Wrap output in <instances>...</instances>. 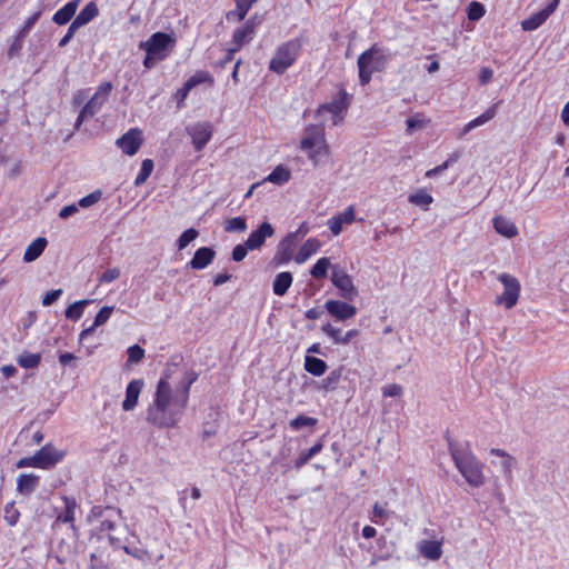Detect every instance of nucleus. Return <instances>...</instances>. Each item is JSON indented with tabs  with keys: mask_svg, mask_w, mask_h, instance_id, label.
Masks as SVG:
<instances>
[{
	"mask_svg": "<svg viewBox=\"0 0 569 569\" xmlns=\"http://www.w3.org/2000/svg\"><path fill=\"white\" fill-rule=\"evenodd\" d=\"M199 236V232L193 229H187L181 233V236L177 240V247L179 250H183L191 241H193Z\"/></svg>",
	"mask_w": 569,
	"mask_h": 569,
	"instance_id": "44",
	"label": "nucleus"
},
{
	"mask_svg": "<svg viewBox=\"0 0 569 569\" xmlns=\"http://www.w3.org/2000/svg\"><path fill=\"white\" fill-rule=\"evenodd\" d=\"M79 6V0L69 1L61 9H59L52 17V20L58 26H63L68 23L71 18L74 16Z\"/></svg>",
	"mask_w": 569,
	"mask_h": 569,
	"instance_id": "26",
	"label": "nucleus"
},
{
	"mask_svg": "<svg viewBox=\"0 0 569 569\" xmlns=\"http://www.w3.org/2000/svg\"><path fill=\"white\" fill-rule=\"evenodd\" d=\"M392 511L388 509V502H376L372 507L371 521L375 523H381L391 517Z\"/></svg>",
	"mask_w": 569,
	"mask_h": 569,
	"instance_id": "35",
	"label": "nucleus"
},
{
	"mask_svg": "<svg viewBox=\"0 0 569 569\" xmlns=\"http://www.w3.org/2000/svg\"><path fill=\"white\" fill-rule=\"evenodd\" d=\"M321 329L328 337H330L335 341V343L342 345V335L340 329L335 328L330 323L323 325Z\"/></svg>",
	"mask_w": 569,
	"mask_h": 569,
	"instance_id": "50",
	"label": "nucleus"
},
{
	"mask_svg": "<svg viewBox=\"0 0 569 569\" xmlns=\"http://www.w3.org/2000/svg\"><path fill=\"white\" fill-rule=\"evenodd\" d=\"M119 277H120V269L119 268H111V269L106 270L99 277V282L110 283V282L117 280Z\"/></svg>",
	"mask_w": 569,
	"mask_h": 569,
	"instance_id": "53",
	"label": "nucleus"
},
{
	"mask_svg": "<svg viewBox=\"0 0 569 569\" xmlns=\"http://www.w3.org/2000/svg\"><path fill=\"white\" fill-rule=\"evenodd\" d=\"M432 201V196L425 190H419L416 193L409 196L410 203L422 207L423 209H428Z\"/></svg>",
	"mask_w": 569,
	"mask_h": 569,
	"instance_id": "38",
	"label": "nucleus"
},
{
	"mask_svg": "<svg viewBox=\"0 0 569 569\" xmlns=\"http://www.w3.org/2000/svg\"><path fill=\"white\" fill-rule=\"evenodd\" d=\"M80 29L79 27H77L73 22H71V24L69 26L68 28V31L67 33L63 36V38L59 41V47H64L67 46L71 39L73 38L76 31Z\"/></svg>",
	"mask_w": 569,
	"mask_h": 569,
	"instance_id": "60",
	"label": "nucleus"
},
{
	"mask_svg": "<svg viewBox=\"0 0 569 569\" xmlns=\"http://www.w3.org/2000/svg\"><path fill=\"white\" fill-rule=\"evenodd\" d=\"M22 44H23V38H21L20 36L17 34L16 39L13 40V42L11 43V46L8 50V56L10 58H12L16 54H18V52L22 49Z\"/></svg>",
	"mask_w": 569,
	"mask_h": 569,
	"instance_id": "61",
	"label": "nucleus"
},
{
	"mask_svg": "<svg viewBox=\"0 0 569 569\" xmlns=\"http://www.w3.org/2000/svg\"><path fill=\"white\" fill-rule=\"evenodd\" d=\"M300 149L308 152L309 160L318 166L321 158L329 153V147L325 138V128L321 124H310L305 129L300 141Z\"/></svg>",
	"mask_w": 569,
	"mask_h": 569,
	"instance_id": "4",
	"label": "nucleus"
},
{
	"mask_svg": "<svg viewBox=\"0 0 569 569\" xmlns=\"http://www.w3.org/2000/svg\"><path fill=\"white\" fill-rule=\"evenodd\" d=\"M331 281L335 287L340 290L341 297L345 299H353L358 291L353 284L351 277L345 271V269L333 266L331 272Z\"/></svg>",
	"mask_w": 569,
	"mask_h": 569,
	"instance_id": "12",
	"label": "nucleus"
},
{
	"mask_svg": "<svg viewBox=\"0 0 569 569\" xmlns=\"http://www.w3.org/2000/svg\"><path fill=\"white\" fill-rule=\"evenodd\" d=\"M490 455L496 457V459L491 460V465L498 468L503 478L510 482L513 478V470L518 466L517 459L507 451L498 448L490 449Z\"/></svg>",
	"mask_w": 569,
	"mask_h": 569,
	"instance_id": "11",
	"label": "nucleus"
},
{
	"mask_svg": "<svg viewBox=\"0 0 569 569\" xmlns=\"http://www.w3.org/2000/svg\"><path fill=\"white\" fill-rule=\"evenodd\" d=\"M102 197V192L100 190H96L91 193H89L88 196L81 198L79 200V207H82V208H89L93 204H96Z\"/></svg>",
	"mask_w": 569,
	"mask_h": 569,
	"instance_id": "48",
	"label": "nucleus"
},
{
	"mask_svg": "<svg viewBox=\"0 0 569 569\" xmlns=\"http://www.w3.org/2000/svg\"><path fill=\"white\" fill-rule=\"evenodd\" d=\"M153 170V161L151 159H144L141 163V169L136 177L134 184L140 186L144 183L148 178L150 177L151 172Z\"/></svg>",
	"mask_w": 569,
	"mask_h": 569,
	"instance_id": "43",
	"label": "nucleus"
},
{
	"mask_svg": "<svg viewBox=\"0 0 569 569\" xmlns=\"http://www.w3.org/2000/svg\"><path fill=\"white\" fill-rule=\"evenodd\" d=\"M142 131L138 128H132L121 136L116 144L128 156H133L138 152L142 144Z\"/></svg>",
	"mask_w": 569,
	"mask_h": 569,
	"instance_id": "13",
	"label": "nucleus"
},
{
	"mask_svg": "<svg viewBox=\"0 0 569 569\" xmlns=\"http://www.w3.org/2000/svg\"><path fill=\"white\" fill-rule=\"evenodd\" d=\"M337 217L343 224H350L356 219L355 208L350 206L343 212L337 214Z\"/></svg>",
	"mask_w": 569,
	"mask_h": 569,
	"instance_id": "56",
	"label": "nucleus"
},
{
	"mask_svg": "<svg viewBox=\"0 0 569 569\" xmlns=\"http://www.w3.org/2000/svg\"><path fill=\"white\" fill-rule=\"evenodd\" d=\"M39 483V477L33 473L20 475L17 479V490L23 496L32 493Z\"/></svg>",
	"mask_w": 569,
	"mask_h": 569,
	"instance_id": "24",
	"label": "nucleus"
},
{
	"mask_svg": "<svg viewBox=\"0 0 569 569\" xmlns=\"http://www.w3.org/2000/svg\"><path fill=\"white\" fill-rule=\"evenodd\" d=\"M327 368V363L319 358L307 356L305 359L306 371L316 377L322 376L326 372Z\"/></svg>",
	"mask_w": 569,
	"mask_h": 569,
	"instance_id": "31",
	"label": "nucleus"
},
{
	"mask_svg": "<svg viewBox=\"0 0 569 569\" xmlns=\"http://www.w3.org/2000/svg\"><path fill=\"white\" fill-rule=\"evenodd\" d=\"M18 468H27V467H32V468H40V465H39V461H38V457H37V453H34L32 457H24V458H21L17 465H16Z\"/></svg>",
	"mask_w": 569,
	"mask_h": 569,
	"instance_id": "57",
	"label": "nucleus"
},
{
	"mask_svg": "<svg viewBox=\"0 0 569 569\" xmlns=\"http://www.w3.org/2000/svg\"><path fill=\"white\" fill-rule=\"evenodd\" d=\"M204 82H209V83H212L213 82V78L211 77V74L207 71H198L196 72L192 77H190L187 82H186V89L187 90H191L193 89L194 87H197L198 84L200 83H204Z\"/></svg>",
	"mask_w": 569,
	"mask_h": 569,
	"instance_id": "41",
	"label": "nucleus"
},
{
	"mask_svg": "<svg viewBox=\"0 0 569 569\" xmlns=\"http://www.w3.org/2000/svg\"><path fill=\"white\" fill-rule=\"evenodd\" d=\"M186 132L197 151H201L210 141L213 133V126L209 121L197 122L187 126Z\"/></svg>",
	"mask_w": 569,
	"mask_h": 569,
	"instance_id": "10",
	"label": "nucleus"
},
{
	"mask_svg": "<svg viewBox=\"0 0 569 569\" xmlns=\"http://www.w3.org/2000/svg\"><path fill=\"white\" fill-rule=\"evenodd\" d=\"M325 307L332 317L340 321L351 319L357 313L355 306L340 300H328Z\"/></svg>",
	"mask_w": 569,
	"mask_h": 569,
	"instance_id": "15",
	"label": "nucleus"
},
{
	"mask_svg": "<svg viewBox=\"0 0 569 569\" xmlns=\"http://www.w3.org/2000/svg\"><path fill=\"white\" fill-rule=\"evenodd\" d=\"M257 26L258 22L253 18H250L241 27L237 28L232 34L234 48L239 50L242 46L249 43L253 39Z\"/></svg>",
	"mask_w": 569,
	"mask_h": 569,
	"instance_id": "17",
	"label": "nucleus"
},
{
	"mask_svg": "<svg viewBox=\"0 0 569 569\" xmlns=\"http://www.w3.org/2000/svg\"><path fill=\"white\" fill-rule=\"evenodd\" d=\"M74 553L76 547L72 543H67L64 540H61L60 543L58 545L56 558L60 563H64Z\"/></svg>",
	"mask_w": 569,
	"mask_h": 569,
	"instance_id": "37",
	"label": "nucleus"
},
{
	"mask_svg": "<svg viewBox=\"0 0 569 569\" xmlns=\"http://www.w3.org/2000/svg\"><path fill=\"white\" fill-rule=\"evenodd\" d=\"M223 228L227 232H243L247 230V222L242 217H234L227 219L223 222Z\"/></svg>",
	"mask_w": 569,
	"mask_h": 569,
	"instance_id": "40",
	"label": "nucleus"
},
{
	"mask_svg": "<svg viewBox=\"0 0 569 569\" xmlns=\"http://www.w3.org/2000/svg\"><path fill=\"white\" fill-rule=\"evenodd\" d=\"M99 14V8L94 1H90L84 8L76 16L73 23L81 28L92 21Z\"/></svg>",
	"mask_w": 569,
	"mask_h": 569,
	"instance_id": "23",
	"label": "nucleus"
},
{
	"mask_svg": "<svg viewBox=\"0 0 569 569\" xmlns=\"http://www.w3.org/2000/svg\"><path fill=\"white\" fill-rule=\"evenodd\" d=\"M273 234V227L271 223L264 221L258 227V229L253 230L249 234L246 242L250 250H259L263 246L266 239L271 238Z\"/></svg>",
	"mask_w": 569,
	"mask_h": 569,
	"instance_id": "18",
	"label": "nucleus"
},
{
	"mask_svg": "<svg viewBox=\"0 0 569 569\" xmlns=\"http://www.w3.org/2000/svg\"><path fill=\"white\" fill-rule=\"evenodd\" d=\"M113 309L114 307L112 306L102 307L100 311L97 313L92 326L81 331L80 339L86 338L87 336L91 335L96 328L104 325L110 319Z\"/></svg>",
	"mask_w": 569,
	"mask_h": 569,
	"instance_id": "29",
	"label": "nucleus"
},
{
	"mask_svg": "<svg viewBox=\"0 0 569 569\" xmlns=\"http://www.w3.org/2000/svg\"><path fill=\"white\" fill-rule=\"evenodd\" d=\"M64 507L63 510L57 515L54 523H69L71 530L73 531L74 537H78V529L74 525L76 510L78 508L77 501L74 498L63 496L62 497Z\"/></svg>",
	"mask_w": 569,
	"mask_h": 569,
	"instance_id": "16",
	"label": "nucleus"
},
{
	"mask_svg": "<svg viewBox=\"0 0 569 569\" xmlns=\"http://www.w3.org/2000/svg\"><path fill=\"white\" fill-rule=\"evenodd\" d=\"M493 228L497 233L508 239L515 238L518 234L517 226L503 216H497L493 218Z\"/></svg>",
	"mask_w": 569,
	"mask_h": 569,
	"instance_id": "22",
	"label": "nucleus"
},
{
	"mask_svg": "<svg viewBox=\"0 0 569 569\" xmlns=\"http://www.w3.org/2000/svg\"><path fill=\"white\" fill-rule=\"evenodd\" d=\"M332 267L329 258H320L311 268L310 274L316 279L326 278L328 269Z\"/></svg>",
	"mask_w": 569,
	"mask_h": 569,
	"instance_id": "36",
	"label": "nucleus"
},
{
	"mask_svg": "<svg viewBox=\"0 0 569 569\" xmlns=\"http://www.w3.org/2000/svg\"><path fill=\"white\" fill-rule=\"evenodd\" d=\"M493 77V71L490 68H482L479 73V81L481 84L488 83Z\"/></svg>",
	"mask_w": 569,
	"mask_h": 569,
	"instance_id": "64",
	"label": "nucleus"
},
{
	"mask_svg": "<svg viewBox=\"0 0 569 569\" xmlns=\"http://www.w3.org/2000/svg\"><path fill=\"white\" fill-rule=\"evenodd\" d=\"M322 450V443L317 442L310 449L303 450L300 452L298 459L296 460V467L300 468L306 465L312 457L318 455Z\"/></svg>",
	"mask_w": 569,
	"mask_h": 569,
	"instance_id": "42",
	"label": "nucleus"
},
{
	"mask_svg": "<svg viewBox=\"0 0 569 569\" xmlns=\"http://www.w3.org/2000/svg\"><path fill=\"white\" fill-rule=\"evenodd\" d=\"M47 239L43 237H39L34 239L26 249L23 254L24 262H32L37 260L47 247Z\"/></svg>",
	"mask_w": 569,
	"mask_h": 569,
	"instance_id": "28",
	"label": "nucleus"
},
{
	"mask_svg": "<svg viewBox=\"0 0 569 569\" xmlns=\"http://www.w3.org/2000/svg\"><path fill=\"white\" fill-rule=\"evenodd\" d=\"M559 0H553L545 9L531 14L529 18L521 21V27L525 31H533L538 29L545 21L556 11Z\"/></svg>",
	"mask_w": 569,
	"mask_h": 569,
	"instance_id": "14",
	"label": "nucleus"
},
{
	"mask_svg": "<svg viewBox=\"0 0 569 569\" xmlns=\"http://www.w3.org/2000/svg\"><path fill=\"white\" fill-rule=\"evenodd\" d=\"M458 160V156H451L450 158H448V160H446L443 163H441L440 166H437L436 168L433 169H430L426 172V177L427 178H432L441 172H443L445 170H447L449 168V166L453 162H456Z\"/></svg>",
	"mask_w": 569,
	"mask_h": 569,
	"instance_id": "49",
	"label": "nucleus"
},
{
	"mask_svg": "<svg viewBox=\"0 0 569 569\" xmlns=\"http://www.w3.org/2000/svg\"><path fill=\"white\" fill-rule=\"evenodd\" d=\"M176 38L164 32L153 33L147 41H141L139 48L146 53L157 54L159 60H163L176 46Z\"/></svg>",
	"mask_w": 569,
	"mask_h": 569,
	"instance_id": "6",
	"label": "nucleus"
},
{
	"mask_svg": "<svg viewBox=\"0 0 569 569\" xmlns=\"http://www.w3.org/2000/svg\"><path fill=\"white\" fill-rule=\"evenodd\" d=\"M388 62V57L383 48L378 44L371 46L368 50L362 52L357 61L359 69V80L362 86L371 81L372 74L381 72Z\"/></svg>",
	"mask_w": 569,
	"mask_h": 569,
	"instance_id": "3",
	"label": "nucleus"
},
{
	"mask_svg": "<svg viewBox=\"0 0 569 569\" xmlns=\"http://www.w3.org/2000/svg\"><path fill=\"white\" fill-rule=\"evenodd\" d=\"M348 107V93L342 89L331 102L320 106L317 112L320 117L330 113L333 124L337 126L342 121Z\"/></svg>",
	"mask_w": 569,
	"mask_h": 569,
	"instance_id": "9",
	"label": "nucleus"
},
{
	"mask_svg": "<svg viewBox=\"0 0 569 569\" xmlns=\"http://www.w3.org/2000/svg\"><path fill=\"white\" fill-rule=\"evenodd\" d=\"M316 423L317 419L300 415L290 421V427L292 429L299 430L303 427H312Z\"/></svg>",
	"mask_w": 569,
	"mask_h": 569,
	"instance_id": "47",
	"label": "nucleus"
},
{
	"mask_svg": "<svg viewBox=\"0 0 569 569\" xmlns=\"http://www.w3.org/2000/svg\"><path fill=\"white\" fill-rule=\"evenodd\" d=\"M144 357V350L138 346V345H133L131 346L129 349H128V360L130 362H139L143 359Z\"/></svg>",
	"mask_w": 569,
	"mask_h": 569,
	"instance_id": "52",
	"label": "nucleus"
},
{
	"mask_svg": "<svg viewBox=\"0 0 569 569\" xmlns=\"http://www.w3.org/2000/svg\"><path fill=\"white\" fill-rule=\"evenodd\" d=\"M41 16V11H37L34 12L31 17H29L27 19V21L24 22L23 27L20 29V31L18 32V36H20L21 38H26L27 34L29 33V31L32 29V27L34 26V23L38 21V19L40 18Z\"/></svg>",
	"mask_w": 569,
	"mask_h": 569,
	"instance_id": "51",
	"label": "nucleus"
},
{
	"mask_svg": "<svg viewBox=\"0 0 569 569\" xmlns=\"http://www.w3.org/2000/svg\"><path fill=\"white\" fill-rule=\"evenodd\" d=\"M63 293L62 289H54L51 291H48L44 297L42 298V306L48 307L53 305Z\"/></svg>",
	"mask_w": 569,
	"mask_h": 569,
	"instance_id": "55",
	"label": "nucleus"
},
{
	"mask_svg": "<svg viewBox=\"0 0 569 569\" xmlns=\"http://www.w3.org/2000/svg\"><path fill=\"white\" fill-rule=\"evenodd\" d=\"M328 226H329L330 231L335 236H338L342 230L343 223L339 220V218L337 216H333L332 218L329 219Z\"/></svg>",
	"mask_w": 569,
	"mask_h": 569,
	"instance_id": "62",
	"label": "nucleus"
},
{
	"mask_svg": "<svg viewBox=\"0 0 569 569\" xmlns=\"http://www.w3.org/2000/svg\"><path fill=\"white\" fill-rule=\"evenodd\" d=\"M301 51V41L291 39L279 44L269 61V70L277 73H284L297 60Z\"/></svg>",
	"mask_w": 569,
	"mask_h": 569,
	"instance_id": "5",
	"label": "nucleus"
},
{
	"mask_svg": "<svg viewBox=\"0 0 569 569\" xmlns=\"http://www.w3.org/2000/svg\"><path fill=\"white\" fill-rule=\"evenodd\" d=\"M38 461L41 469H49L62 460L64 452L57 450L54 447L47 445L37 452Z\"/></svg>",
	"mask_w": 569,
	"mask_h": 569,
	"instance_id": "19",
	"label": "nucleus"
},
{
	"mask_svg": "<svg viewBox=\"0 0 569 569\" xmlns=\"http://www.w3.org/2000/svg\"><path fill=\"white\" fill-rule=\"evenodd\" d=\"M382 393L385 397H398L402 393V387L397 383H391L383 387Z\"/></svg>",
	"mask_w": 569,
	"mask_h": 569,
	"instance_id": "58",
	"label": "nucleus"
},
{
	"mask_svg": "<svg viewBox=\"0 0 569 569\" xmlns=\"http://www.w3.org/2000/svg\"><path fill=\"white\" fill-rule=\"evenodd\" d=\"M321 247V243L316 238H309L299 249L295 257V261L299 264L307 261L312 254H315Z\"/></svg>",
	"mask_w": 569,
	"mask_h": 569,
	"instance_id": "27",
	"label": "nucleus"
},
{
	"mask_svg": "<svg viewBox=\"0 0 569 569\" xmlns=\"http://www.w3.org/2000/svg\"><path fill=\"white\" fill-rule=\"evenodd\" d=\"M41 361V353H31L23 351L17 358V362L20 367L26 369H33L39 366Z\"/></svg>",
	"mask_w": 569,
	"mask_h": 569,
	"instance_id": "34",
	"label": "nucleus"
},
{
	"mask_svg": "<svg viewBox=\"0 0 569 569\" xmlns=\"http://www.w3.org/2000/svg\"><path fill=\"white\" fill-rule=\"evenodd\" d=\"M292 283V274L288 271L280 272L273 280V292L277 296H283Z\"/></svg>",
	"mask_w": 569,
	"mask_h": 569,
	"instance_id": "30",
	"label": "nucleus"
},
{
	"mask_svg": "<svg viewBox=\"0 0 569 569\" xmlns=\"http://www.w3.org/2000/svg\"><path fill=\"white\" fill-rule=\"evenodd\" d=\"M290 179V171L282 167L278 166L268 177L267 181H270L276 184H283Z\"/></svg>",
	"mask_w": 569,
	"mask_h": 569,
	"instance_id": "39",
	"label": "nucleus"
},
{
	"mask_svg": "<svg viewBox=\"0 0 569 569\" xmlns=\"http://www.w3.org/2000/svg\"><path fill=\"white\" fill-rule=\"evenodd\" d=\"M449 450L456 468L468 485L479 488L485 485L483 463L479 461L468 446L449 445Z\"/></svg>",
	"mask_w": 569,
	"mask_h": 569,
	"instance_id": "2",
	"label": "nucleus"
},
{
	"mask_svg": "<svg viewBox=\"0 0 569 569\" xmlns=\"http://www.w3.org/2000/svg\"><path fill=\"white\" fill-rule=\"evenodd\" d=\"M498 279L503 284V292L496 298V303L503 305L507 309H510L518 301L520 283L516 277L508 273L499 274Z\"/></svg>",
	"mask_w": 569,
	"mask_h": 569,
	"instance_id": "8",
	"label": "nucleus"
},
{
	"mask_svg": "<svg viewBox=\"0 0 569 569\" xmlns=\"http://www.w3.org/2000/svg\"><path fill=\"white\" fill-rule=\"evenodd\" d=\"M236 7H237V9L234 11H230L227 14V18L228 19L234 18L237 21H242L244 19V17L247 16L249 9H247L242 6H239V4H236Z\"/></svg>",
	"mask_w": 569,
	"mask_h": 569,
	"instance_id": "59",
	"label": "nucleus"
},
{
	"mask_svg": "<svg viewBox=\"0 0 569 569\" xmlns=\"http://www.w3.org/2000/svg\"><path fill=\"white\" fill-rule=\"evenodd\" d=\"M248 250H250V249H249L247 242H244L242 244H237L232 250V260L236 262L242 261L246 258Z\"/></svg>",
	"mask_w": 569,
	"mask_h": 569,
	"instance_id": "54",
	"label": "nucleus"
},
{
	"mask_svg": "<svg viewBox=\"0 0 569 569\" xmlns=\"http://www.w3.org/2000/svg\"><path fill=\"white\" fill-rule=\"evenodd\" d=\"M486 10L483 4L477 1H472L468 7V19L471 21H478L485 14Z\"/></svg>",
	"mask_w": 569,
	"mask_h": 569,
	"instance_id": "45",
	"label": "nucleus"
},
{
	"mask_svg": "<svg viewBox=\"0 0 569 569\" xmlns=\"http://www.w3.org/2000/svg\"><path fill=\"white\" fill-rule=\"evenodd\" d=\"M216 257V251L209 247L199 248L189 264L193 270H202L212 263Z\"/></svg>",
	"mask_w": 569,
	"mask_h": 569,
	"instance_id": "21",
	"label": "nucleus"
},
{
	"mask_svg": "<svg viewBox=\"0 0 569 569\" xmlns=\"http://www.w3.org/2000/svg\"><path fill=\"white\" fill-rule=\"evenodd\" d=\"M297 233H288L284 239L279 243V249L286 254L284 260H288L291 254V249L296 242Z\"/></svg>",
	"mask_w": 569,
	"mask_h": 569,
	"instance_id": "46",
	"label": "nucleus"
},
{
	"mask_svg": "<svg viewBox=\"0 0 569 569\" xmlns=\"http://www.w3.org/2000/svg\"><path fill=\"white\" fill-rule=\"evenodd\" d=\"M496 116V104L490 107L486 112H483L482 114H480L479 117H477L476 119L471 120L470 122H468L463 129H462V134H466L468 133L469 131L473 130L475 128L477 127H480L485 123H487L488 121H490L493 117Z\"/></svg>",
	"mask_w": 569,
	"mask_h": 569,
	"instance_id": "32",
	"label": "nucleus"
},
{
	"mask_svg": "<svg viewBox=\"0 0 569 569\" xmlns=\"http://www.w3.org/2000/svg\"><path fill=\"white\" fill-rule=\"evenodd\" d=\"M196 380V373H187L180 386L172 389L166 378L160 379L154 401L148 409V421L159 427L174 426L187 406L189 388Z\"/></svg>",
	"mask_w": 569,
	"mask_h": 569,
	"instance_id": "1",
	"label": "nucleus"
},
{
	"mask_svg": "<svg viewBox=\"0 0 569 569\" xmlns=\"http://www.w3.org/2000/svg\"><path fill=\"white\" fill-rule=\"evenodd\" d=\"M419 552L429 560H438L442 555L441 543L433 540H422L418 543Z\"/></svg>",
	"mask_w": 569,
	"mask_h": 569,
	"instance_id": "25",
	"label": "nucleus"
},
{
	"mask_svg": "<svg viewBox=\"0 0 569 569\" xmlns=\"http://www.w3.org/2000/svg\"><path fill=\"white\" fill-rule=\"evenodd\" d=\"M142 388L143 381L141 379H134L129 382L126 389V398L122 402L124 411H131L136 408Z\"/></svg>",
	"mask_w": 569,
	"mask_h": 569,
	"instance_id": "20",
	"label": "nucleus"
},
{
	"mask_svg": "<svg viewBox=\"0 0 569 569\" xmlns=\"http://www.w3.org/2000/svg\"><path fill=\"white\" fill-rule=\"evenodd\" d=\"M79 211V208L77 204H69V206H66L63 207L60 212H59V217L61 219H68L69 217L73 216L74 213H77Z\"/></svg>",
	"mask_w": 569,
	"mask_h": 569,
	"instance_id": "63",
	"label": "nucleus"
},
{
	"mask_svg": "<svg viewBox=\"0 0 569 569\" xmlns=\"http://www.w3.org/2000/svg\"><path fill=\"white\" fill-rule=\"evenodd\" d=\"M91 302L92 300L83 299L71 303L64 311L66 318L70 320H79L83 315L86 306Z\"/></svg>",
	"mask_w": 569,
	"mask_h": 569,
	"instance_id": "33",
	"label": "nucleus"
},
{
	"mask_svg": "<svg viewBox=\"0 0 569 569\" xmlns=\"http://www.w3.org/2000/svg\"><path fill=\"white\" fill-rule=\"evenodd\" d=\"M112 89L113 86L110 81L102 82L98 87L93 97L84 104V107L80 111V114L76 122L77 128L81 126L84 119L94 116L102 108V106L109 99Z\"/></svg>",
	"mask_w": 569,
	"mask_h": 569,
	"instance_id": "7",
	"label": "nucleus"
}]
</instances>
